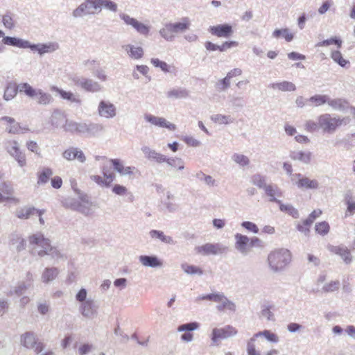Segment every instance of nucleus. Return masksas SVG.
I'll list each match as a JSON object with an SVG mask.
<instances>
[{"mask_svg":"<svg viewBox=\"0 0 355 355\" xmlns=\"http://www.w3.org/2000/svg\"><path fill=\"white\" fill-rule=\"evenodd\" d=\"M62 128L67 132L88 138L97 137L105 131V127L102 123L89 121L65 120Z\"/></svg>","mask_w":355,"mask_h":355,"instance_id":"nucleus-1","label":"nucleus"},{"mask_svg":"<svg viewBox=\"0 0 355 355\" xmlns=\"http://www.w3.org/2000/svg\"><path fill=\"white\" fill-rule=\"evenodd\" d=\"M30 245H35L31 249L33 255H38L39 257H44L49 255L53 259H58L62 257V254L55 247L51 246L50 241L44 237L40 233L35 234L28 238Z\"/></svg>","mask_w":355,"mask_h":355,"instance_id":"nucleus-2","label":"nucleus"},{"mask_svg":"<svg viewBox=\"0 0 355 355\" xmlns=\"http://www.w3.org/2000/svg\"><path fill=\"white\" fill-rule=\"evenodd\" d=\"M76 183L72 185L73 191L78 195L79 201L73 198H66L62 200L63 207L70 209L73 211H77L85 215H88L90 211L91 202L86 194L81 193V191L76 187Z\"/></svg>","mask_w":355,"mask_h":355,"instance_id":"nucleus-3","label":"nucleus"},{"mask_svg":"<svg viewBox=\"0 0 355 355\" xmlns=\"http://www.w3.org/2000/svg\"><path fill=\"white\" fill-rule=\"evenodd\" d=\"M291 254L288 250L281 248L271 252L268 256L270 270L274 272L282 271L291 262Z\"/></svg>","mask_w":355,"mask_h":355,"instance_id":"nucleus-4","label":"nucleus"},{"mask_svg":"<svg viewBox=\"0 0 355 355\" xmlns=\"http://www.w3.org/2000/svg\"><path fill=\"white\" fill-rule=\"evenodd\" d=\"M190 20L188 17H183L182 21L168 23L159 31V35L166 41L174 40L175 34L185 32L190 27Z\"/></svg>","mask_w":355,"mask_h":355,"instance_id":"nucleus-5","label":"nucleus"},{"mask_svg":"<svg viewBox=\"0 0 355 355\" xmlns=\"http://www.w3.org/2000/svg\"><path fill=\"white\" fill-rule=\"evenodd\" d=\"M21 91H24V94L29 98L36 100L40 105H46L51 103L53 101L52 96L42 89H34L27 83H24L20 87Z\"/></svg>","mask_w":355,"mask_h":355,"instance_id":"nucleus-6","label":"nucleus"},{"mask_svg":"<svg viewBox=\"0 0 355 355\" xmlns=\"http://www.w3.org/2000/svg\"><path fill=\"white\" fill-rule=\"evenodd\" d=\"M72 82L75 86L82 89L87 92H100L103 87L97 81L83 76H75L72 78Z\"/></svg>","mask_w":355,"mask_h":355,"instance_id":"nucleus-7","label":"nucleus"},{"mask_svg":"<svg viewBox=\"0 0 355 355\" xmlns=\"http://www.w3.org/2000/svg\"><path fill=\"white\" fill-rule=\"evenodd\" d=\"M237 330L232 325H226L223 328H214L211 334V345H218V341L233 337L237 334Z\"/></svg>","mask_w":355,"mask_h":355,"instance_id":"nucleus-8","label":"nucleus"},{"mask_svg":"<svg viewBox=\"0 0 355 355\" xmlns=\"http://www.w3.org/2000/svg\"><path fill=\"white\" fill-rule=\"evenodd\" d=\"M98 3L96 0H85L72 12L74 18H82L85 16L96 14L98 11Z\"/></svg>","mask_w":355,"mask_h":355,"instance_id":"nucleus-9","label":"nucleus"},{"mask_svg":"<svg viewBox=\"0 0 355 355\" xmlns=\"http://www.w3.org/2000/svg\"><path fill=\"white\" fill-rule=\"evenodd\" d=\"M227 250L228 248L222 243H206L195 248L196 252L202 256L221 254Z\"/></svg>","mask_w":355,"mask_h":355,"instance_id":"nucleus-10","label":"nucleus"},{"mask_svg":"<svg viewBox=\"0 0 355 355\" xmlns=\"http://www.w3.org/2000/svg\"><path fill=\"white\" fill-rule=\"evenodd\" d=\"M319 127L324 133L333 134L338 128L336 116H332L329 114H323L318 116Z\"/></svg>","mask_w":355,"mask_h":355,"instance_id":"nucleus-11","label":"nucleus"},{"mask_svg":"<svg viewBox=\"0 0 355 355\" xmlns=\"http://www.w3.org/2000/svg\"><path fill=\"white\" fill-rule=\"evenodd\" d=\"M21 344L27 349H32L36 353L41 352L44 345L41 342H37L35 334L33 332L28 331L21 336Z\"/></svg>","mask_w":355,"mask_h":355,"instance_id":"nucleus-12","label":"nucleus"},{"mask_svg":"<svg viewBox=\"0 0 355 355\" xmlns=\"http://www.w3.org/2000/svg\"><path fill=\"white\" fill-rule=\"evenodd\" d=\"M119 17L126 25L132 26L139 34L145 36L148 35L150 31V27L148 26L123 12L119 14Z\"/></svg>","mask_w":355,"mask_h":355,"instance_id":"nucleus-13","label":"nucleus"},{"mask_svg":"<svg viewBox=\"0 0 355 355\" xmlns=\"http://www.w3.org/2000/svg\"><path fill=\"white\" fill-rule=\"evenodd\" d=\"M98 305L92 298H88L86 302L80 304L79 311L81 315L89 319H92L97 315Z\"/></svg>","mask_w":355,"mask_h":355,"instance_id":"nucleus-14","label":"nucleus"},{"mask_svg":"<svg viewBox=\"0 0 355 355\" xmlns=\"http://www.w3.org/2000/svg\"><path fill=\"white\" fill-rule=\"evenodd\" d=\"M97 111L98 115L105 119H112L116 116V107L110 101L101 100Z\"/></svg>","mask_w":355,"mask_h":355,"instance_id":"nucleus-15","label":"nucleus"},{"mask_svg":"<svg viewBox=\"0 0 355 355\" xmlns=\"http://www.w3.org/2000/svg\"><path fill=\"white\" fill-rule=\"evenodd\" d=\"M328 250L331 252L339 256L345 264L349 265L352 263L354 257L352 256L350 250L345 245H330L328 246Z\"/></svg>","mask_w":355,"mask_h":355,"instance_id":"nucleus-16","label":"nucleus"},{"mask_svg":"<svg viewBox=\"0 0 355 355\" xmlns=\"http://www.w3.org/2000/svg\"><path fill=\"white\" fill-rule=\"evenodd\" d=\"M62 157L67 161H73L77 159L80 163H84L86 161V157L83 152L78 147L71 146L62 153Z\"/></svg>","mask_w":355,"mask_h":355,"instance_id":"nucleus-17","label":"nucleus"},{"mask_svg":"<svg viewBox=\"0 0 355 355\" xmlns=\"http://www.w3.org/2000/svg\"><path fill=\"white\" fill-rule=\"evenodd\" d=\"M209 31L211 35L217 36L218 37L225 38L230 37L234 32L232 26L228 24L210 26Z\"/></svg>","mask_w":355,"mask_h":355,"instance_id":"nucleus-18","label":"nucleus"},{"mask_svg":"<svg viewBox=\"0 0 355 355\" xmlns=\"http://www.w3.org/2000/svg\"><path fill=\"white\" fill-rule=\"evenodd\" d=\"M144 119L147 122L161 128H166L170 130L176 129L175 125L168 122L164 118L155 116L150 114H146Z\"/></svg>","mask_w":355,"mask_h":355,"instance_id":"nucleus-19","label":"nucleus"},{"mask_svg":"<svg viewBox=\"0 0 355 355\" xmlns=\"http://www.w3.org/2000/svg\"><path fill=\"white\" fill-rule=\"evenodd\" d=\"M1 121H6L10 125L6 128V131L10 134H21L26 131H28L29 129L26 127H21L20 124L15 121L12 117L10 116H2L0 118Z\"/></svg>","mask_w":355,"mask_h":355,"instance_id":"nucleus-20","label":"nucleus"},{"mask_svg":"<svg viewBox=\"0 0 355 355\" xmlns=\"http://www.w3.org/2000/svg\"><path fill=\"white\" fill-rule=\"evenodd\" d=\"M234 237L236 240L235 248L241 254H247L250 250V239L247 236L239 233L236 234Z\"/></svg>","mask_w":355,"mask_h":355,"instance_id":"nucleus-21","label":"nucleus"},{"mask_svg":"<svg viewBox=\"0 0 355 355\" xmlns=\"http://www.w3.org/2000/svg\"><path fill=\"white\" fill-rule=\"evenodd\" d=\"M139 263L145 267L160 268L162 266V261L156 255H140Z\"/></svg>","mask_w":355,"mask_h":355,"instance_id":"nucleus-22","label":"nucleus"},{"mask_svg":"<svg viewBox=\"0 0 355 355\" xmlns=\"http://www.w3.org/2000/svg\"><path fill=\"white\" fill-rule=\"evenodd\" d=\"M263 191L265 194L268 197L270 202L280 203V200H278L277 198L282 196V191L277 185L269 184L266 187Z\"/></svg>","mask_w":355,"mask_h":355,"instance_id":"nucleus-23","label":"nucleus"},{"mask_svg":"<svg viewBox=\"0 0 355 355\" xmlns=\"http://www.w3.org/2000/svg\"><path fill=\"white\" fill-rule=\"evenodd\" d=\"M23 83H24L17 85L12 82L8 83L4 90L3 99L8 101L13 99L17 94L18 92L19 93H24V91H21V88L20 87Z\"/></svg>","mask_w":355,"mask_h":355,"instance_id":"nucleus-24","label":"nucleus"},{"mask_svg":"<svg viewBox=\"0 0 355 355\" xmlns=\"http://www.w3.org/2000/svg\"><path fill=\"white\" fill-rule=\"evenodd\" d=\"M59 46L57 43L50 42L48 44H31L28 49L32 51H37L40 55H43L47 53H51L58 49Z\"/></svg>","mask_w":355,"mask_h":355,"instance_id":"nucleus-25","label":"nucleus"},{"mask_svg":"<svg viewBox=\"0 0 355 355\" xmlns=\"http://www.w3.org/2000/svg\"><path fill=\"white\" fill-rule=\"evenodd\" d=\"M327 104L334 110L345 112L348 110L349 102L343 98H331L328 96Z\"/></svg>","mask_w":355,"mask_h":355,"instance_id":"nucleus-26","label":"nucleus"},{"mask_svg":"<svg viewBox=\"0 0 355 355\" xmlns=\"http://www.w3.org/2000/svg\"><path fill=\"white\" fill-rule=\"evenodd\" d=\"M289 157L294 161L308 164L311 162L312 153L310 151L293 150L291 151Z\"/></svg>","mask_w":355,"mask_h":355,"instance_id":"nucleus-27","label":"nucleus"},{"mask_svg":"<svg viewBox=\"0 0 355 355\" xmlns=\"http://www.w3.org/2000/svg\"><path fill=\"white\" fill-rule=\"evenodd\" d=\"M217 303H218V304L216 306V309L218 311L229 310L234 312L236 311V304L233 302L229 300L223 293H220Z\"/></svg>","mask_w":355,"mask_h":355,"instance_id":"nucleus-28","label":"nucleus"},{"mask_svg":"<svg viewBox=\"0 0 355 355\" xmlns=\"http://www.w3.org/2000/svg\"><path fill=\"white\" fill-rule=\"evenodd\" d=\"M123 49L128 53L129 58L135 60H139L143 58L144 51L141 46H135L132 44H125L122 46Z\"/></svg>","mask_w":355,"mask_h":355,"instance_id":"nucleus-29","label":"nucleus"},{"mask_svg":"<svg viewBox=\"0 0 355 355\" xmlns=\"http://www.w3.org/2000/svg\"><path fill=\"white\" fill-rule=\"evenodd\" d=\"M3 44L9 46H17L19 48L28 49L31 46V43L20 38L6 36L2 40Z\"/></svg>","mask_w":355,"mask_h":355,"instance_id":"nucleus-30","label":"nucleus"},{"mask_svg":"<svg viewBox=\"0 0 355 355\" xmlns=\"http://www.w3.org/2000/svg\"><path fill=\"white\" fill-rule=\"evenodd\" d=\"M51 90L58 93L62 99L67 100L71 103L81 104V100L71 92L64 91L56 86H53Z\"/></svg>","mask_w":355,"mask_h":355,"instance_id":"nucleus-31","label":"nucleus"},{"mask_svg":"<svg viewBox=\"0 0 355 355\" xmlns=\"http://www.w3.org/2000/svg\"><path fill=\"white\" fill-rule=\"evenodd\" d=\"M295 184L299 189H316L319 187V183L316 180H311L309 178H302L295 181Z\"/></svg>","mask_w":355,"mask_h":355,"instance_id":"nucleus-32","label":"nucleus"},{"mask_svg":"<svg viewBox=\"0 0 355 355\" xmlns=\"http://www.w3.org/2000/svg\"><path fill=\"white\" fill-rule=\"evenodd\" d=\"M112 191L116 195L126 196L127 200L130 202H132L135 200L133 193L131 191H129L128 189L123 185L116 184L113 186Z\"/></svg>","mask_w":355,"mask_h":355,"instance_id":"nucleus-33","label":"nucleus"},{"mask_svg":"<svg viewBox=\"0 0 355 355\" xmlns=\"http://www.w3.org/2000/svg\"><path fill=\"white\" fill-rule=\"evenodd\" d=\"M166 96L173 99L187 98L189 96V91L182 87L174 88L167 92Z\"/></svg>","mask_w":355,"mask_h":355,"instance_id":"nucleus-34","label":"nucleus"},{"mask_svg":"<svg viewBox=\"0 0 355 355\" xmlns=\"http://www.w3.org/2000/svg\"><path fill=\"white\" fill-rule=\"evenodd\" d=\"M53 174V173L51 168L49 167H44L41 171L37 173V184L38 185H44L46 184Z\"/></svg>","mask_w":355,"mask_h":355,"instance_id":"nucleus-35","label":"nucleus"},{"mask_svg":"<svg viewBox=\"0 0 355 355\" xmlns=\"http://www.w3.org/2000/svg\"><path fill=\"white\" fill-rule=\"evenodd\" d=\"M270 87L273 89H277L282 92H293L296 89L295 85L289 81L272 83L270 85Z\"/></svg>","mask_w":355,"mask_h":355,"instance_id":"nucleus-36","label":"nucleus"},{"mask_svg":"<svg viewBox=\"0 0 355 355\" xmlns=\"http://www.w3.org/2000/svg\"><path fill=\"white\" fill-rule=\"evenodd\" d=\"M10 245H15L17 252L25 250L26 246V241L19 235L12 234L10 239Z\"/></svg>","mask_w":355,"mask_h":355,"instance_id":"nucleus-37","label":"nucleus"},{"mask_svg":"<svg viewBox=\"0 0 355 355\" xmlns=\"http://www.w3.org/2000/svg\"><path fill=\"white\" fill-rule=\"evenodd\" d=\"M58 275V270L56 268H46L42 275V281L44 283H49L54 280Z\"/></svg>","mask_w":355,"mask_h":355,"instance_id":"nucleus-38","label":"nucleus"},{"mask_svg":"<svg viewBox=\"0 0 355 355\" xmlns=\"http://www.w3.org/2000/svg\"><path fill=\"white\" fill-rule=\"evenodd\" d=\"M272 37L275 38H279L281 37H284L286 42H291L294 35L292 33H291L290 30L288 28H282V29H275L272 34Z\"/></svg>","mask_w":355,"mask_h":355,"instance_id":"nucleus-39","label":"nucleus"},{"mask_svg":"<svg viewBox=\"0 0 355 355\" xmlns=\"http://www.w3.org/2000/svg\"><path fill=\"white\" fill-rule=\"evenodd\" d=\"M165 163L171 168H176L177 171H182L185 168L184 162L180 157H166Z\"/></svg>","mask_w":355,"mask_h":355,"instance_id":"nucleus-40","label":"nucleus"},{"mask_svg":"<svg viewBox=\"0 0 355 355\" xmlns=\"http://www.w3.org/2000/svg\"><path fill=\"white\" fill-rule=\"evenodd\" d=\"M149 234L153 239H157L162 242L167 244H173L174 241L172 237L166 236L162 231L153 230L150 231Z\"/></svg>","mask_w":355,"mask_h":355,"instance_id":"nucleus-41","label":"nucleus"},{"mask_svg":"<svg viewBox=\"0 0 355 355\" xmlns=\"http://www.w3.org/2000/svg\"><path fill=\"white\" fill-rule=\"evenodd\" d=\"M98 3V12L101 11V8H104L110 11L116 12L117 11V4L111 0H96Z\"/></svg>","mask_w":355,"mask_h":355,"instance_id":"nucleus-42","label":"nucleus"},{"mask_svg":"<svg viewBox=\"0 0 355 355\" xmlns=\"http://www.w3.org/2000/svg\"><path fill=\"white\" fill-rule=\"evenodd\" d=\"M267 178L260 173H256L252 175L250 182L259 189H264L268 185L266 184Z\"/></svg>","mask_w":355,"mask_h":355,"instance_id":"nucleus-43","label":"nucleus"},{"mask_svg":"<svg viewBox=\"0 0 355 355\" xmlns=\"http://www.w3.org/2000/svg\"><path fill=\"white\" fill-rule=\"evenodd\" d=\"M213 122L220 125H227L233 123L234 119L230 115H223L221 114H214L211 116Z\"/></svg>","mask_w":355,"mask_h":355,"instance_id":"nucleus-44","label":"nucleus"},{"mask_svg":"<svg viewBox=\"0 0 355 355\" xmlns=\"http://www.w3.org/2000/svg\"><path fill=\"white\" fill-rule=\"evenodd\" d=\"M261 336L264 337L267 340L271 343H276L279 341L278 336L269 330H263L254 334V338H259Z\"/></svg>","mask_w":355,"mask_h":355,"instance_id":"nucleus-45","label":"nucleus"},{"mask_svg":"<svg viewBox=\"0 0 355 355\" xmlns=\"http://www.w3.org/2000/svg\"><path fill=\"white\" fill-rule=\"evenodd\" d=\"M65 120L67 119H65L63 113L57 110H55L52 114L51 123L52 125L58 128L61 125V123H62V122L65 123Z\"/></svg>","mask_w":355,"mask_h":355,"instance_id":"nucleus-46","label":"nucleus"},{"mask_svg":"<svg viewBox=\"0 0 355 355\" xmlns=\"http://www.w3.org/2000/svg\"><path fill=\"white\" fill-rule=\"evenodd\" d=\"M181 268L188 275H202L203 274V271L200 268L193 265H189L186 263L181 264Z\"/></svg>","mask_w":355,"mask_h":355,"instance_id":"nucleus-47","label":"nucleus"},{"mask_svg":"<svg viewBox=\"0 0 355 355\" xmlns=\"http://www.w3.org/2000/svg\"><path fill=\"white\" fill-rule=\"evenodd\" d=\"M4 146L10 156L20 150L19 143L15 140H6L4 141Z\"/></svg>","mask_w":355,"mask_h":355,"instance_id":"nucleus-48","label":"nucleus"},{"mask_svg":"<svg viewBox=\"0 0 355 355\" xmlns=\"http://www.w3.org/2000/svg\"><path fill=\"white\" fill-rule=\"evenodd\" d=\"M232 159L241 167L248 166L250 162L247 156L240 153H234L232 156Z\"/></svg>","mask_w":355,"mask_h":355,"instance_id":"nucleus-49","label":"nucleus"},{"mask_svg":"<svg viewBox=\"0 0 355 355\" xmlns=\"http://www.w3.org/2000/svg\"><path fill=\"white\" fill-rule=\"evenodd\" d=\"M279 209L283 212H286L289 215L292 216L295 218H297L299 217V213L297 209H295L293 205L287 204H283L280 200Z\"/></svg>","mask_w":355,"mask_h":355,"instance_id":"nucleus-50","label":"nucleus"},{"mask_svg":"<svg viewBox=\"0 0 355 355\" xmlns=\"http://www.w3.org/2000/svg\"><path fill=\"white\" fill-rule=\"evenodd\" d=\"M328 95L315 94L310 97L307 101L314 103L315 106H320L324 104H327Z\"/></svg>","mask_w":355,"mask_h":355,"instance_id":"nucleus-51","label":"nucleus"},{"mask_svg":"<svg viewBox=\"0 0 355 355\" xmlns=\"http://www.w3.org/2000/svg\"><path fill=\"white\" fill-rule=\"evenodd\" d=\"M315 230L318 234L325 236L329 232L330 226L327 221L317 223L315 225Z\"/></svg>","mask_w":355,"mask_h":355,"instance_id":"nucleus-52","label":"nucleus"},{"mask_svg":"<svg viewBox=\"0 0 355 355\" xmlns=\"http://www.w3.org/2000/svg\"><path fill=\"white\" fill-rule=\"evenodd\" d=\"M331 58L335 62L338 64L342 67H345L347 64L349 63V61L343 58V55L339 51H331Z\"/></svg>","mask_w":355,"mask_h":355,"instance_id":"nucleus-53","label":"nucleus"},{"mask_svg":"<svg viewBox=\"0 0 355 355\" xmlns=\"http://www.w3.org/2000/svg\"><path fill=\"white\" fill-rule=\"evenodd\" d=\"M231 85V80L227 76L219 80L215 85L216 89L218 92H224L227 90Z\"/></svg>","mask_w":355,"mask_h":355,"instance_id":"nucleus-54","label":"nucleus"},{"mask_svg":"<svg viewBox=\"0 0 355 355\" xmlns=\"http://www.w3.org/2000/svg\"><path fill=\"white\" fill-rule=\"evenodd\" d=\"M37 209L35 207H28L25 209H22L17 211V216L19 218L26 219L28 218L31 216L35 214Z\"/></svg>","mask_w":355,"mask_h":355,"instance_id":"nucleus-55","label":"nucleus"},{"mask_svg":"<svg viewBox=\"0 0 355 355\" xmlns=\"http://www.w3.org/2000/svg\"><path fill=\"white\" fill-rule=\"evenodd\" d=\"M199 327V324L197 322H192L189 323H185L180 325L178 327V331L179 332L181 331H192L196 330Z\"/></svg>","mask_w":355,"mask_h":355,"instance_id":"nucleus-56","label":"nucleus"},{"mask_svg":"<svg viewBox=\"0 0 355 355\" xmlns=\"http://www.w3.org/2000/svg\"><path fill=\"white\" fill-rule=\"evenodd\" d=\"M150 62L155 67L160 68L161 70L165 73L170 71V70H169L170 67L166 62L162 61V60H159L158 58H151Z\"/></svg>","mask_w":355,"mask_h":355,"instance_id":"nucleus-57","label":"nucleus"},{"mask_svg":"<svg viewBox=\"0 0 355 355\" xmlns=\"http://www.w3.org/2000/svg\"><path fill=\"white\" fill-rule=\"evenodd\" d=\"M28 288V286L26 285L24 282H21L17 286H16L13 290L10 291V295H16L17 296H21L25 293Z\"/></svg>","mask_w":355,"mask_h":355,"instance_id":"nucleus-58","label":"nucleus"},{"mask_svg":"<svg viewBox=\"0 0 355 355\" xmlns=\"http://www.w3.org/2000/svg\"><path fill=\"white\" fill-rule=\"evenodd\" d=\"M355 138V133L347 134L345 138L342 140L344 144V148L349 150L355 146V143L353 141V138Z\"/></svg>","mask_w":355,"mask_h":355,"instance_id":"nucleus-59","label":"nucleus"},{"mask_svg":"<svg viewBox=\"0 0 355 355\" xmlns=\"http://www.w3.org/2000/svg\"><path fill=\"white\" fill-rule=\"evenodd\" d=\"M340 287V282L331 281L329 283L324 284L322 287V291L324 293L334 292L337 291Z\"/></svg>","mask_w":355,"mask_h":355,"instance_id":"nucleus-60","label":"nucleus"},{"mask_svg":"<svg viewBox=\"0 0 355 355\" xmlns=\"http://www.w3.org/2000/svg\"><path fill=\"white\" fill-rule=\"evenodd\" d=\"M230 102L234 108H242L245 105V101L242 96H232L230 97Z\"/></svg>","mask_w":355,"mask_h":355,"instance_id":"nucleus-61","label":"nucleus"},{"mask_svg":"<svg viewBox=\"0 0 355 355\" xmlns=\"http://www.w3.org/2000/svg\"><path fill=\"white\" fill-rule=\"evenodd\" d=\"M322 214L320 209L313 210L309 216V217L304 220V225L306 226H310L314 221V220L318 218Z\"/></svg>","mask_w":355,"mask_h":355,"instance_id":"nucleus-62","label":"nucleus"},{"mask_svg":"<svg viewBox=\"0 0 355 355\" xmlns=\"http://www.w3.org/2000/svg\"><path fill=\"white\" fill-rule=\"evenodd\" d=\"M11 157L17 162L20 167H24L26 165V155L21 150L13 154Z\"/></svg>","mask_w":355,"mask_h":355,"instance_id":"nucleus-63","label":"nucleus"},{"mask_svg":"<svg viewBox=\"0 0 355 355\" xmlns=\"http://www.w3.org/2000/svg\"><path fill=\"white\" fill-rule=\"evenodd\" d=\"M0 191L5 195L11 196L14 193V189L11 184L6 182H0Z\"/></svg>","mask_w":355,"mask_h":355,"instance_id":"nucleus-64","label":"nucleus"}]
</instances>
